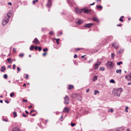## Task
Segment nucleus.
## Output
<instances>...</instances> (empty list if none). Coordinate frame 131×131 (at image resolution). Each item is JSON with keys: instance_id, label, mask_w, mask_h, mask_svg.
Returning a JSON list of instances; mask_svg holds the SVG:
<instances>
[{"instance_id": "38", "label": "nucleus", "mask_w": 131, "mask_h": 131, "mask_svg": "<svg viewBox=\"0 0 131 131\" xmlns=\"http://www.w3.org/2000/svg\"><path fill=\"white\" fill-rule=\"evenodd\" d=\"M24 56V54L23 53H22L21 54H19V56L20 57H23Z\"/></svg>"}, {"instance_id": "42", "label": "nucleus", "mask_w": 131, "mask_h": 131, "mask_svg": "<svg viewBox=\"0 0 131 131\" xmlns=\"http://www.w3.org/2000/svg\"><path fill=\"white\" fill-rule=\"evenodd\" d=\"M38 49L39 51H40L41 50V47H38Z\"/></svg>"}, {"instance_id": "63", "label": "nucleus", "mask_w": 131, "mask_h": 131, "mask_svg": "<svg viewBox=\"0 0 131 131\" xmlns=\"http://www.w3.org/2000/svg\"><path fill=\"white\" fill-rule=\"evenodd\" d=\"M118 48V47L117 46H115L114 47V48L115 49H117Z\"/></svg>"}, {"instance_id": "1", "label": "nucleus", "mask_w": 131, "mask_h": 131, "mask_svg": "<svg viewBox=\"0 0 131 131\" xmlns=\"http://www.w3.org/2000/svg\"><path fill=\"white\" fill-rule=\"evenodd\" d=\"M123 89L122 88H118L114 89L112 91V93L114 95L119 96L121 93Z\"/></svg>"}, {"instance_id": "12", "label": "nucleus", "mask_w": 131, "mask_h": 131, "mask_svg": "<svg viewBox=\"0 0 131 131\" xmlns=\"http://www.w3.org/2000/svg\"><path fill=\"white\" fill-rule=\"evenodd\" d=\"M32 42L35 44H37L39 43V41L37 38H35L34 40Z\"/></svg>"}, {"instance_id": "49", "label": "nucleus", "mask_w": 131, "mask_h": 131, "mask_svg": "<svg viewBox=\"0 0 131 131\" xmlns=\"http://www.w3.org/2000/svg\"><path fill=\"white\" fill-rule=\"evenodd\" d=\"M28 74H26V77H25V78L26 79H28Z\"/></svg>"}, {"instance_id": "36", "label": "nucleus", "mask_w": 131, "mask_h": 131, "mask_svg": "<svg viewBox=\"0 0 131 131\" xmlns=\"http://www.w3.org/2000/svg\"><path fill=\"white\" fill-rule=\"evenodd\" d=\"M3 77H4V78L5 79H6L7 78V74H5L4 75V76H3Z\"/></svg>"}, {"instance_id": "47", "label": "nucleus", "mask_w": 131, "mask_h": 131, "mask_svg": "<svg viewBox=\"0 0 131 131\" xmlns=\"http://www.w3.org/2000/svg\"><path fill=\"white\" fill-rule=\"evenodd\" d=\"M15 67H16L15 65V64H14L13 65V69H15Z\"/></svg>"}, {"instance_id": "31", "label": "nucleus", "mask_w": 131, "mask_h": 131, "mask_svg": "<svg viewBox=\"0 0 131 131\" xmlns=\"http://www.w3.org/2000/svg\"><path fill=\"white\" fill-rule=\"evenodd\" d=\"M110 82L112 83H115V82L113 79H111L110 81Z\"/></svg>"}, {"instance_id": "8", "label": "nucleus", "mask_w": 131, "mask_h": 131, "mask_svg": "<svg viewBox=\"0 0 131 131\" xmlns=\"http://www.w3.org/2000/svg\"><path fill=\"white\" fill-rule=\"evenodd\" d=\"M125 78L128 81H129L131 80V72L129 75H126L125 77Z\"/></svg>"}, {"instance_id": "10", "label": "nucleus", "mask_w": 131, "mask_h": 131, "mask_svg": "<svg viewBox=\"0 0 131 131\" xmlns=\"http://www.w3.org/2000/svg\"><path fill=\"white\" fill-rule=\"evenodd\" d=\"M81 10H82L84 13H88L90 11V10L88 9H85V8H84L83 9H81Z\"/></svg>"}, {"instance_id": "20", "label": "nucleus", "mask_w": 131, "mask_h": 131, "mask_svg": "<svg viewBox=\"0 0 131 131\" xmlns=\"http://www.w3.org/2000/svg\"><path fill=\"white\" fill-rule=\"evenodd\" d=\"M122 71V70L121 69H117L116 70V72L117 73H119L120 74H121V72Z\"/></svg>"}, {"instance_id": "55", "label": "nucleus", "mask_w": 131, "mask_h": 131, "mask_svg": "<svg viewBox=\"0 0 131 131\" xmlns=\"http://www.w3.org/2000/svg\"><path fill=\"white\" fill-rule=\"evenodd\" d=\"M75 49L77 50V51H78V50H80L81 49V48H75Z\"/></svg>"}, {"instance_id": "40", "label": "nucleus", "mask_w": 131, "mask_h": 131, "mask_svg": "<svg viewBox=\"0 0 131 131\" xmlns=\"http://www.w3.org/2000/svg\"><path fill=\"white\" fill-rule=\"evenodd\" d=\"M48 50V49L47 48H44L43 49V51L44 52H45V51H47Z\"/></svg>"}, {"instance_id": "28", "label": "nucleus", "mask_w": 131, "mask_h": 131, "mask_svg": "<svg viewBox=\"0 0 131 131\" xmlns=\"http://www.w3.org/2000/svg\"><path fill=\"white\" fill-rule=\"evenodd\" d=\"M128 107L127 106L126 107L125 109V111L126 112H128Z\"/></svg>"}, {"instance_id": "56", "label": "nucleus", "mask_w": 131, "mask_h": 131, "mask_svg": "<svg viewBox=\"0 0 131 131\" xmlns=\"http://www.w3.org/2000/svg\"><path fill=\"white\" fill-rule=\"evenodd\" d=\"M8 4L11 5H12V3L11 2H9L8 3Z\"/></svg>"}, {"instance_id": "45", "label": "nucleus", "mask_w": 131, "mask_h": 131, "mask_svg": "<svg viewBox=\"0 0 131 131\" xmlns=\"http://www.w3.org/2000/svg\"><path fill=\"white\" fill-rule=\"evenodd\" d=\"M17 70L19 72L20 71V69L18 67H17Z\"/></svg>"}, {"instance_id": "52", "label": "nucleus", "mask_w": 131, "mask_h": 131, "mask_svg": "<svg viewBox=\"0 0 131 131\" xmlns=\"http://www.w3.org/2000/svg\"><path fill=\"white\" fill-rule=\"evenodd\" d=\"M23 102H27V100H25L24 99H23Z\"/></svg>"}, {"instance_id": "41", "label": "nucleus", "mask_w": 131, "mask_h": 131, "mask_svg": "<svg viewBox=\"0 0 131 131\" xmlns=\"http://www.w3.org/2000/svg\"><path fill=\"white\" fill-rule=\"evenodd\" d=\"M71 125L73 127L75 125V124L74 123L71 122Z\"/></svg>"}, {"instance_id": "14", "label": "nucleus", "mask_w": 131, "mask_h": 131, "mask_svg": "<svg viewBox=\"0 0 131 131\" xmlns=\"http://www.w3.org/2000/svg\"><path fill=\"white\" fill-rule=\"evenodd\" d=\"M12 131H21V130L17 127H14L12 129Z\"/></svg>"}, {"instance_id": "29", "label": "nucleus", "mask_w": 131, "mask_h": 131, "mask_svg": "<svg viewBox=\"0 0 131 131\" xmlns=\"http://www.w3.org/2000/svg\"><path fill=\"white\" fill-rule=\"evenodd\" d=\"M99 69L100 71L102 70L103 71L104 70L105 68L104 67H100Z\"/></svg>"}, {"instance_id": "43", "label": "nucleus", "mask_w": 131, "mask_h": 131, "mask_svg": "<svg viewBox=\"0 0 131 131\" xmlns=\"http://www.w3.org/2000/svg\"><path fill=\"white\" fill-rule=\"evenodd\" d=\"M119 20L121 22H123V19L121 18H119Z\"/></svg>"}, {"instance_id": "4", "label": "nucleus", "mask_w": 131, "mask_h": 131, "mask_svg": "<svg viewBox=\"0 0 131 131\" xmlns=\"http://www.w3.org/2000/svg\"><path fill=\"white\" fill-rule=\"evenodd\" d=\"M106 66L110 68H112L113 66V63L112 62L108 61L106 63Z\"/></svg>"}, {"instance_id": "7", "label": "nucleus", "mask_w": 131, "mask_h": 131, "mask_svg": "<svg viewBox=\"0 0 131 131\" xmlns=\"http://www.w3.org/2000/svg\"><path fill=\"white\" fill-rule=\"evenodd\" d=\"M101 64V62H98L96 63L94 65V69H96L98 68V67Z\"/></svg>"}, {"instance_id": "16", "label": "nucleus", "mask_w": 131, "mask_h": 131, "mask_svg": "<svg viewBox=\"0 0 131 131\" xmlns=\"http://www.w3.org/2000/svg\"><path fill=\"white\" fill-rule=\"evenodd\" d=\"M123 130V127H121L116 129L115 131H122Z\"/></svg>"}, {"instance_id": "9", "label": "nucleus", "mask_w": 131, "mask_h": 131, "mask_svg": "<svg viewBox=\"0 0 131 131\" xmlns=\"http://www.w3.org/2000/svg\"><path fill=\"white\" fill-rule=\"evenodd\" d=\"M75 10L76 13L77 14H80L82 12V11L80 9L77 8H75Z\"/></svg>"}, {"instance_id": "19", "label": "nucleus", "mask_w": 131, "mask_h": 131, "mask_svg": "<svg viewBox=\"0 0 131 131\" xmlns=\"http://www.w3.org/2000/svg\"><path fill=\"white\" fill-rule=\"evenodd\" d=\"M5 69V68L4 66H2L1 67V71L2 72H4V71Z\"/></svg>"}, {"instance_id": "64", "label": "nucleus", "mask_w": 131, "mask_h": 131, "mask_svg": "<svg viewBox=\"0 0 131 131\" xmlns=\"http://www.w3.org/2000/svg\"><path fill=\"white\" fill-rule=\"evenodd\" d=\"M112 46H113H113L115 47V45H114V43H113V44H112Z\"/></svg>"}, {"instance_id": "50", "label": "nucleus", "mask_w": 131, "mask_h": 131, "mask_svg": "<svg viewBox=\"0 0 131 131\" xmlns=\"http://www.w3.org/2000/svg\"><path fill=\"white\" fill-rule=\"evenodd\" d=\"M49 34H52V35H53V32L52 31H50L49 33Z\"/></svg>"}, {"instance_id": "58", "label": "nucleus", "mask_w": 131, "mask_h": 131, "mask_svg": "<svg viewBox=\"0 0 131 131\" xmlns=\"http://www.w3.org/2000/svg\"><path fill=\"white\" fill-rule=\"evenodd\" d=\"M46 54H47L46 53V52L44 53H43V56H45L46 55Z\"/></svg>"}, {"instance_id": "21", "label": "nucleus", "mask_w": 131, "mask_h": 131, "mask_svg": "<svg viewBox=\"0 0 131 131\" xmlns=\"http://www.w3.org/2000/svg\"><path fill=\"white\" fill-rule=\"evenodd\" d=\"M96 6L97 8L98 9H102L103 8L102 7L101 5H100L99 6H98V5H97Z\"/></svg>"}, {"instance_id": "62", "label": "nucleus", "mask_w": 131, "mask_h": 131, "mask_svg": "<svg viewBox=\"0 0 131 131\" xmlns=\"http://www.w3.org/2000/svg\"><path fill=\"white\" fill-rule=\"evenodd\" d=\"M32 107V106L31 105H30V106H29V107H28V108L29 109H30V108H31Z\"/></svg>"}, {"instance_id": "5", "label": "nucleus", "mask_w": 131, "mask_h": 131, "mask_svg": "<svg viewBox=\"0 0 131 131\" xmlns=\"http://www.w3.org/2000/svg\"><path fill=\"white\" fill-rule=\"evenodd\" d=\"M64 102L65 104H68L69 103L70 100L69 99L68 96L67 95H66L64 97Z\"/></svg>"}, {"instance_id": "6", "label": "nucleus", "mask_w": 131, "mask_h": 131, "mask_svg": "<svg viewBox=\"0 0 131 131\" xmlns=\"http://www.w3.org/2000/svg\"><path fill=\"white\" fill-rule=\"evenodd\" d=\"M83 22V20L79 18L75 20V23L79 25L82 24Z\"/></svg>"}, {"instance_id": "48", "label": "nucleus", "mask_w": 131, "mask_h": 131, "mask_svg": "<svg viewBox=\"0 0 131 131\" xmlns=\"http://www.w3.org/2000/svg\"><path fill=\"white\" fill-rule=\"evenodd\" d=\"M13 50L15 52H16V49L15 48H13Z\"/></svg>"}, {"instance_id": "39", "label": "nucleus", "mask_w": 131, "mask_h": 131, "mask_svg": "<svg viewBox=\"0 0 131 131\" xmlns=\"http://www.w3.org/2000/svg\"><path fill=\"white\" fill-rule=\"evenodd\" d=\"M115 56V55L113 53H111V57H112V58H113Z\"/></svg>"}, {"instance_id": "34", "label": "nucleus", "mask_w": 131, "mask_h": 131, "mask_svg": "<svg viewBox=\"0 0 131 131\" xmlns=\"http://www.w3.org/2000/svg\"><path fill=\"white\" fill-rule=\"evenodd\" d=\"M14 95V93L13 92L10 94V96L11 97H12Z\"/></svg>"}, {"instance_id": "51", "label": "nucleus", "mask_w": 131, "mask_h": 131, "mask_svg": "<svg viewBox=\"0 0 131 131\" xmlns=\"http://www.w3.org/2000/svg\"><path fill=\"white\" fill-rule=\"evenodd\" d=\"M122 25V24L121 23L117 25V26H121Z\"/></svg>"}, {"instance_id": "2", "label": "nucleus", "mask_w": 131, "mask_h": 131, "mask_svg": "<svg viewBox=\"0 0 131 131\" xmlns=\"http://www.w3.org/2000/svg\"><path fill=\"white\" fill-rule=\"evenodd\" d=\"M12 15L11 13L9 12L7 13L6 15L4 17L3 19L2 24L3 25H4L7 24L9 21V19Z\"/></svg>"}, {"instance_id": "61", "label": "nucleus", "mask_w": 131, "mask_h": 131, "mask_svg": "<svg viewBox=\"0 0 131 131\" xmlns=\"http://www.w3.org/2000/svg\"><path fill=\"white\" fill-rule=\"evenodd\" d=\"M25 112H26V114H28L29 113H28V112L27 111H26Z\"/></svg>"}, {"instance_id": "17", "label": "nucleus", "mask_w": 131, "mask_h": 131, "mask_svg": "<svg viewBox=\"0 0 131 131\" xmlns=\"http://www.w3.org/2000/svg\"><path fill=\"white\" fill-rule=\"evenodd\" d=\"M97 79V77L96 75H95L94 76L92 79V81H95Z\"/></svg>"}, {"instance_id": "30", "label": "nucleus", "mask_w": 131, "mask_h": 131, "mask_svg": "<svg viewBox=\"0 0 131 131\" xmlns=\"http://www.w3.org/2000/svg\"><path fill=\"white\" fill-rule=\"evenodd\" d=\"M123 63V62L122 61H121L119 62H118L117 63V64L118 65H119L121 64H122Z\"/></svg>"}, {"instance_id": "24", "label": "nucleus", "mask_w": 131, "mask_h": 131, "mask_svg": "<svg viewBox=\"0 0 131 131\" xmlns=\"http://www.w3.org/2000/svg\"><path fill=\"white\" fill-rule=\"evenodd\" d=\"M124 49H123L121 48V49L120 50H119V53L120 54H121L124 51Z\"/></svg>"}, {"instance_id": "25", "label": "nucleus", "mask_w": 131, "mask_h": 131, "mask_svg": "<svg viewBox=\"0 0 131 131\" xmlns=\"http://www.w3.org/2000/svg\"><path fill=\"white\" fill-rule=\"evenodd\" d=\"M13 114H14V117H16L17 116V115L16 114V112H14L13 113Z\"/></svg>"}, {"instance_id": "37", "label": "nucleus", "mask_w": 131, "mask_h": 131, "mask_svg": "<svg viewBox=\"0 0 131 131\" xmlns=\"http://www.w3.org/2000/svg\"><path fill=\"white\" fill-rule=\"evenodd\" d=\"M23 116L25 117H27V115L25 114L24 113H23V114L22 115Z\"/></svg>"}, {"instance_id": "44", "label": "nucleus", "mask_w": 131, "mask_h": 131, "mask_svg": "<svg viewBox=\"0 0 131 131\" xmlns=\"http://www.w3.org/2000/svg\"><path fill=\"white\" fill-rule=\"evenodd\" d=\"M38 47L37 46H36L35 47V49L36 50H37Z\"/></svg>"}, {"instance_id": "23", "label": "nucleus", "mask_w": 131, "mask_h": 131, "mask_svg": "<svg viewBox=\"0 0 131 131\" xmlns=\"http://www.w3.org/2000/svg\"><path fill=\"white\" fill-rule=\"evenodd\" d=\"M94 92V94L95 95H96L97 93H100L99 91H98L97 90H95Z\"/></svg>"}, {"instance_id": "11", "label": "nucleus", "mask_w": 131, "mask_h": 131, "mask_svg": "<svg viewBox=\"0 0 131 131\" xmlns=\"http://www.w3.org/2000/svg\"><path fill=\"white\" fill-rule=\"evenodd\" d=\"M93 25V23H89L88 24H86L84 27L85 28H90L92 26V25Z\"/></svg>"}, {"instance_id": "57", "label": "nucleus", "mask_w": 131, "mask_h": 131, "mask_svg": "<svg viewBox=\"0 0 131 131\" xmlns=\"http://www.w3.org/2000/svg\"><path fill=\"white\" fill-rule=\"evenodd\" d=\"M90 91V90L89 89H87L86 90V92H87V93H88V92L89 91Z\"/></svg>"}, {"instance_id": "3", "label": "nucleus", "mask_w": 131, "mask_h": 131, "mask_svg": "<svg viewBox=\"0 0 131 131\" xmlns=\"http://www.w3.org/2000/svg\"><path fill=\"white\" fill-rule=\"evenodd\" d=\"M70 96L73 98L76 99L77 100H82L81 96L80 95L76 94H72L70 95Z\"/></svg>"}, {"instance_id": "22", "label": "nucleus", "mask_w": 131, "mask_h": 131, "mask_svg": "<svg viewBox=\"0 0 131 131\" xmlns=\"http://www.w3.org/2000/svg\"><path fill=\"white\" fill-rule=\"evenodd\" d=\"M73 88V85H69V86L68 89L69 90H71Z\"/></svg>"}, {"instance_id": "46", "label": "nucleus", "mask_w": 131, "mask_h": 131, "mask_svg": "<svg viewBox=\"0 0 131 131\" xmlns=\"http://www.w3.org/2000/svg\"><path fill=\"white\" fill-rule=\"evenodd\" d=\"M5 102L6 103H9V101L7 100H5Z\"/></svg>"}, {"instance_id": "26", "label": "nucleus", "mask_w": 131, "mask_h": 131, "mask_svg": "<svg viewBox=\"0 0 131 131\" xmlns=\"http://www.w3.org/2000/svg\"><path fill=\"white\" fill-rule=\"evenodd\" d=\"M7 60L9 63H11L12 62V60L11 58H8Z\"/></svg>"}, {"instance_id": "27", "label": "nucleus", "mask_w": 131, "mask_h": 131, "mask_svg": "<svg viewBox=\"0 0 131 131\" xmlns=\"http://www.w3.org/2000/svg\"><path fill=\"white\" fill-rule=\"evenodd\" d=\"M34 45H32L30 47V49L31 50H33V49H34Z\"/></svg>"}, {"instance_id": "59", "label": "nucleus", "mask_w": 131, "mask_h": 131, "mask_svg": "<svg viewBox=\"0 0 131 131\" xmlns=\"http://www.w3.org/2000/svg\"><path fill=\"white\" fill-rule=\"evenodd\" d=\"M127 84L128 85H129L131 84V82H129Z\"/></svg>"}, {"instance_id": "33", "label": "nucleus", "mask_w": 131, "mask_h": 131, "mask_svg": "<svg viewBox=\"0 0 131 131\" xmlns=\"http://www.w3.org/2000/svg\"><path fill=\"white\" fill-rule=\"evenodd\" d=\"M55 40L56 41V42H57V44H58L59 43V41L60 40L59 39H56Z\"/></svg>"}, {"instance_id": "35", "label": "nucleus", "mask_w": 131, "mask_h": 131, "mask_svg": "<svg viewBox=\"0 0 131 131\" xmlns=\"http://www.w3.org/2000/svg\"><path fill=\"white\" fill-rule=\"evenodd\" d=\"M38 0H34L33 1V4H34L36 2H38Z\"/></svg>"}, {"instance_id": "54", "label": "nucleus", "mask_w": 131, "mask_h": 131, "mask_svg": "<svg viewBox=\"0 0 131 131\" xmlns=\"http://www.w3.org/2000/svg\"><path fill=\"white\" fill-rule=\"evenodd\" d=\"M93 60H90L89 61V63H91V62H93Z\"/></svg>"}, {"instance_id": "32", "label": "nucleus", "mask_w": 131, "mask_h": 131, "mask_svg": "<svg viewBox=\"0 0 131 131\" xmlns=\"http://www.w3.org/2000/svg\"><path fill=\"white\" fill-rule=\"evenodd\" d=\"M113 111H113V108H111L110 109V110H109L108 111V112H111L112 113H113Z\"/></svg>"}, {"instance_id": "15", "label": "nucleus", "mask_w": 131, "mask_h": 131, "mask_svg": "<svg viewBox=\"0 0 131 131\" xmlns=\"http://www.w3.org/2000/svg\"><path fill=\"white\" fill-rule=\"evenodd\" d=\"M69 112V110L68 108L66 107H65L64 108V110L63 111V112L64 113L68 112Z\"/></svg>"}, {"instance_id": "13", "label": "nucleus", "mask_w": 131, "mask_h": 131, "mask_svg": "<svg viewBox=\"0 0 131 131\" xmlns=\"http://www.w3.org/2000/svg\"><path fill=\"white\" fill-rule=\"evenodd\" d=\"M52 4L51 0H48L47 2V7H50Z\"/></svg>"}, {"instance_id": "53", "label": "nucleus", "mask_w": 131, "mask_h": 131, "mask_svg": "<svg viewBox=\"0 0 131 131\" xmlns=\"http://www.w3.org/2000/svg\"><path fill=\"white\" fill-rule=\"evenodd\" d=\"M77 57V54H74V58H76Z\"/></svg>"}, {"instance_id": "60", "label": "nucleus", "mask_w": 131, "mask_h": 131, "mask_svg": "<svg viewBox=\"0 0 131 131\" xmlns=\"http://www.w3.org/2000/svg\"><path fill=\"white\" fill-rule=\"evenodd\" d=\"M94 4H95V2H94V3H93L92 4H90V6H91V5H94Z\"/></svg>"}, {"instance_id": "18", "label": "nucleus", "mask_w": 131, "mask_h": 131, "mask_svg": "<svg viewBox=\"0 0 131 131\" xmlns=\"http://www.w3.org/2000/svg\"><path fill=\"white\" fill-rule=\"evenodd\" d=\"M92 20L96 22H98L99 21L98 19L96 17H94L92 19Z\"/></svg>"}]
</instances>
